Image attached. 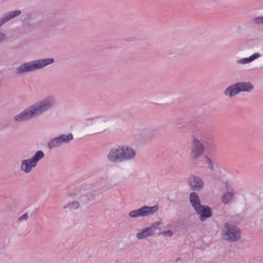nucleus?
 I'll list each match as a JSON object with an SVG mask.
<instances>
[{
	"instance_id": "5",
	"label": "nucleus",
	"mask_w": 263,
	"mask_h": 263,
	"mask_svg": "<svg viewBox=\"0 0 263 263\" xmlns=\"http://www.w3.org/2000/svg\"><path fill=\"white\" fill-rule=\"evenodd\" d=\"M254 89L251 82H238L228 86L223 94L229 98H234L241 92H250Z\"/></svg>"
},
{
	"instance_id": "11",
	"label": "nucleus",
	"mask_w": 263,
	"mask_h": 263,
	"mask_svg": "<svg viewBox=\"0 0 263 263\" xmlns=\"http://www.w3.org/2000/svg\"><path fill=\"white\" fill-rule=\"evenodd\" d=\"M162 223L160 222L153 223L151 226L146 227L143 229L139 230L136 234V237L138 239H143L146 237L153 236L155 231L157 230H160V226Z\"/></svg>"
},
{
	"instance_id": "23",
	"label": "nucleus",
	"mask_w": 263,
	"mask_h": 263,
	"mask_svg": "<svg viewBox=\"0 0 263 263\" xmlns=\"http://www.w3.org/2000/svg\"><path fill=\"white\" fill-rule=\"evenodd\" d=\"M158 235H167L171 237L173 236V232L171 230L164 231L159 233Z\"/></svg>"
},
{
	"instance_id": "3",
	"label": "nucleus",
	"mask_w": 263,
	"mask_h": 263,
	"mask_svg": "<svg viewBox=\"0 0 263 263\" xmlns=\"http://www.w3.org/2000/svg\"><path fill=\"white\" fill-rule=\"evenodd\" d=\"M54 61L53 58H46L26 62L17 67L15 68V73L17 75H22L26 73L34 71L52 64Z\"/></svg>"
},
{
	"instance_id": "7",
	"label": "nucleus",
	"mask_w": 263,
	"mask_h": 263,
	"mask_svg": "<svg viewBox=\"0 0 263 263\" xmlns=\"http://www.w3.org/2000/svg\"><path fill=\"white\" fill-rule=\"evenodd\" d=\"M45 156L42 151L39 150L30 158L22 160L21 170L26 174L31 172L33 168L36 167L37 163Z\"/></svg>"
},
{
	"instance_id": "12",
	"label": "nucleus",
	"mask_w": 263,
	"mask_h": 263,
	"mask_svg": "<svg viewBox=\"0 0 263 263\" xmlns=\"http://www.w3.org/2000/svg\"><path fill=\"white\" fill-rule=\"evenodd\" d=\"M161 129L159 127L145 128L140 131V136L146 141H151L160 135Z\"/></svg>"
},
{
	"instance_id": "2",
	"label": "nucleus",
	"mask_w": 263,
	"mask_h": 263,
	"mask_svg": "<svg viewBox=\"0 0 263 263\" xmlns=\"http://www.w3.org/2000/svg\"><path fill=\"white\" fill-rule=\"evenodd\" d=\"M136 156V151L131 147L125 145H116L109 150L106 159L110 163H118L132 160Z\"/></svg>"
},
{
	"instance_id": "14",
	"label": "nucleus",
	"mask_w": 263,
	"mask_h": 263,
	"mask_svg": "<svg viewBox=\"0 0 263 263\" xmlns=\"http://www.w3.org/2000/svg\"><path fill=\"white\" fill-rule=\"evenodd\" d=\"M199 215V219L203 222L211 217L213 214L211 208L206 205H201L195 210Z\"/></svg>"
},
{
	"instance_id": "1",
	"label": "nucleus",
	"mask_w": 263,
	"mask_h": 263,
	"mask_svg": "<svg viewBox=\"0 0 263 263\" xmlns=\"http://www.w3.org/2000/svg\"><path fill=\"white\" fill-rule=\"evenodd\" d=\"M55 103L52 97H48L31 105L21 112L14 116L13 120L15 122L20 123L38 117L51 108Z\"/></svg>"
},
{
	"instance_id": "18",
	"label": "nucleus",
	"mask_w": 263,
	"mask_h": 263,
	"mask_svg": "<svg viewBox=\"0 0 263 263\" xmlns=\"http://www.w3.org/2000/svg\"><path fill=\"white\" fill-rule=\"evenodd\" d=\"M260 56L261 55L259 53H256L251 55L249 58H242L237 60L236 62L237 64L245 65L253 62L254 60L259 58Z\"/></svg>"
},
{
	"instance_id": "4",
	"label": "nucleus",
	"mask_w": 263,
	"mask_h": 263,
	"mask_svg": "<svg viewBox=\"0 0 263 263\" xmlns=\"http://www.w3.org/2000/svg\"><path fill=\"white\" fill-rule=\"evenodd\" d=\"M96 195V190H92L90 186L67 194L69 197H77L81 206H86L87 208L89 207L90 202L95 199Z\"/></svg>"
},
{
	"instance_id": "27",
	"label": "nucleus",
	"mask_w": 263,
	"mask_h": 263,
	"mask_svg": "<svg viewBox=\"0 0 263 263\" xmlns=\"http://www.w3.org/2000/svg\"><path fill=\"white\" fill-rule=\"evenodd\" d=\"M226 188L228 191H230L231 189H233L228 183H226Z\"/></svg>"
},
{
	"instance_id": "17",
	"label": "nucleus",
	"mask_w": 263,
	"mask_h": 263,
	"mask_svg": "<svg viewBox=\"0 0 263 263\" xmlns=\"http://www.w3.org/2000/svg\"><path fill=\"white\" fill-rule=\"evenodd\" d=\"M189 200L194 210L202 205L199 197L195 192H192L190 193Z\"/></svg>"
},
{
	"instance_id": "22",
	"label": "nucleus",
	"mask_w": 263,
	"mask_h": 263,
	"mask_svg": "<svg viewBox=\"0 0 263 263\" xmlns=\"http://www.w3.org/2000/svg\"><path fill=\"white\" fill-rule=\"evenodd\" d=\"M205 158V162L208 165V167L211 170H213L214 168V164L211 160V159L206 155L204 156Z\"/></svg>"
},
{
	"instance_id": "24",
	"label": "nucleus",
	"mask_w": 263,
	"mask_h": 263,
	"mask_svg": "<svg viewBox=\"0 0 263 263\" xmlns=\"http://www.w3.org/2000/svg\"><path fill=\"white\" fill-rule=\"evenodd\" d=\"M102 181L106 182L107 184L106 185H102L100 187L101 189L102 190H104V191H106V190H108V189H109L110 187V186L108 184L107 181L106 180H103V179H102Z\"/></svg>"
},
{
	"instance_id": "16",
	"label": "nucleus",
	"mask_w": 263,
	"mask_h": 263,
	"mask_svg": "<svg viewBox=\"0 0 263 263\" xmlns=\"http://www.w3.org/2000/svg\"><path fill=\"white\" fill-rule=\"evenodd\" d=\"M21 14V11L18 10L8 12L3 17L0 18V27L5 23Z\"/></svg>"
},
{
	"instance_id": "8",
	"label": "nucleus",
	"mask_w": 263,
	"mask_h": 263,
	"mask_svg": "<svg viewBox=\"0 0 263 263\" xmlns=\"http://www.w3.org/2000/svg\"><path fill=\"white\" fill-rule=\"evenodd\" d=\"M158 210L157 205L153 206H143L138 209L130 211L128 216L130 218H134L139 217H146L154 215Z\"/></svg>"
},
{
	"instance_id": "25",
	"label": "nucleus",
	"mask_w": 263,
	"mask_h": 263,
	"mask_svg": "<svg viewBox=\"0 0 263 263\" xmlns=\"http://www.w3.org/2000/svg\"><path fill=\"white\" fill-rule=\"evenodd\" d=\"M28 218V215L27 213H25L23 214L22 216L20 217L18 219V220L19 221H23V220H27V219Z\"/></svg>"
},
{
	"instance_id": "10",
	"label": "nucleus",
	"mask_w": 263,
	"mask_h": 263,
	"mask_svg": "<svg viewBox=\"0 0 263 263\" xmlns=\"http://www.w3.org/2000/svg\"><path fill=\"white\" fill-rule=\"evenodd\" d=\"M73 139V135L69 133L68 135L62 134L59 137L52 139L48 143L49 149H53L61 146L63 144H67Z\"/></svg>"
},
{
	"instance_id": "15",
	"label": "nucleus",
	"mask_w": 263,
	"mask_h": 263,
	"mask_svg": "<svg viewBox=\"0 0 263 263\" xmlns=\"http://www.w3.org/2000/svg\"><path fill=\"white\" fill-rule=\"evenodd\" d=\"M107 119L105 117L98 118L93 121L92 125L94 126L95 132L97 133H102L104 132L107 127Z\"/></svg>"
},
{
	"instance_id": "13",
	"label": "nucleus",
	"mask_w": 263,
	"mask_h": 263,
	"mask_svg": "<svg viewBox=\"0 0 263 263\" xmlns=\"http://www.w3.org/2000/svg\"><path fill=\"white\" fill-rule=\"evenodd\" d=\"M187 185L193 191H200L204 187V182L200 177L191 175L187 179Z\"/></svg>"
},
{
	"instance_id": "21",
	"label": "nucleus",
	"mask_w": 263,
	"mask_h": 263,
	"mask_svg": "<svg viewBox=\"0 0 263 263\" xmlns=\"http://www.w3.org/2000/svg\"><path fill=\"white\" fill-rule=\"evenodd\" d=\"M252 22L255 25L263 24V16L255 17L252 20Z\"/></svg>"
},
{
	"instance_id": "9",
	"label": "nucleus",
	"mask_w": 263,
	"mask_h": 263,
	"mask_svg": "<svg viewBox=\"0 0 263 263\" xmlns=\"http://www.w3.org/2000/svg\"><path fill=\"white\" fill-rule=\"evenodd\" d=\"M204 148L203 143L196 138L193 137L191 149V159L193 161H196L203 155Z\"/></svg>"
},
{
	"instance_id": "20",
	"label": "nucleus",
	"mask_w": 263,
	"mask_h": 263,
	"mask_svg": "<svg viewBox=\"0 0 263 263\" xmlns=\"http://www.w3.org/2000/svg\"><path fill=\"white\" fill-rule=\"evenodd\" d=\"M80 206H81V205L80 204L79 200H76L67 203L63 206V209H65L66 208H69L71 209L76 210Z\"/></svg>"
},
{
	"instance_id": "19",
	"label": "nucleus",
	"mask_w": 263,
	"mask_h": 263,
	"mask_svg": "<svg viewBox=\"0 0 263 263\" xmlns=\"http://www.w3.org/2000/svg\"><path fill=\"white\" fill-rule=\"evenodd\" d=\"M234 190L231 189L224 194L221 197V201L224 204H229L231 200L233 199L234 196Z\"/></svg>"
},
{
	"instance_id": "6",
	"label": "nucleus",
	"mask_w": 263,
	"mask_h": 263,
	"mask_svg": "<svg viewBox=\"0 0 263 263\" xmlns=\"http://www.w3.org/2000/svg\"><path fill=\"white\" fill-rule=\"evenodd\" d=\"M221 238L222 240L230 242L237 241L241 238L240 230L238 227L226 222L223 226Z\"/></svg>"
},
{
	"instance_id": "26",
	"label": "nucleus",
	"mask_w": 263,
	"mask_h": 263,
	"mask_svg": "<svg viewBox=\"0 0 263 263\" xmlns=\"http://www.w3.org/2000/svg\"><path fill=\"white\" fill-rule=\"evenodd\" d=\"M6 38L5 34L2 32H0V42L3 41Z\"/></svg>"
}]
</instances>
